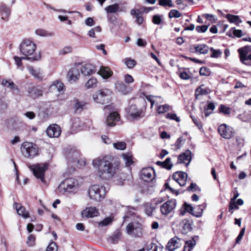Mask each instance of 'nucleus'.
I'll use <instances>...</instances> for the list:
<instances>
[{"mask_svg": "<svg viewBox=\"0 0 251 251\" xmlns=\"http://www.w3.org/2000/svg\"><path fill=\"white\" fill-rule=\"evenodd\" d=\"M92 165L97 170L98 176L104 180L112 178L119 170L118 165L112 163L106 157L94 159Z\"/></svg>", "mask_w": 251, "mask_h": 251, "instance_id": "1", "label": "nucleus"}, {"mask_svg": "<svg viewBox=\"0 0 251 251\" xmlns=\"http://www.w3.org/2000/svg\"><path fill=\"white\" fill-rule=\"evenodd\" d=\"M107 191L104 185L95 184L89 188L88 194L90 199L99 202L104 199Z\"/></svg>", "mask_w": 251, "mask_h": 251, "instance_id": "2", "label": "nucleus"}, {"mask_svg": "<svg viewBox=\"0 0 251 251\" xmlns=\"http://www.w3.org/2000/svg\"><path fill=\"white\" fill-rule=\"evenodd\" d=\"M21 149L22 154L26 158H33L39 154V148L36 144L31 142H24Z\"/></svg>", "mask_w": 251, "mask_h": 251, "instance_id": "3", "label": "nucleus"}, {"mask_svg": "<svg viewBox=\"0 0 251 251\" xmlns=\"http://www.w3.org/2000/svg\"><path fill=\"white\" fill-rule=\"evenodd\" d=\"M80 184L74 178L66 179L62 182L59 186L60 190H63L66 192H74L78 190Z\"/></svg>", "mask_w": 251, "mask_h": 251, "instance_id": "4", "label": "nucleus"}, {"mask_svg": "<svg viewBox=\"0 0 251 251\" xmlns=\"http://www.w3.org/2000/svg\"><path fill=\"white\" fill-rule=\"evenodd\" d=\"M48 164L44 163L30 165L28 167L37 178L44 182L45 173L48 170Z\"/></svg>", "mask_w": 251, "mask_h": 251, "instance_id": "5", "label": "nucleus"}, {"mask_svg": "<svg viewBox=\"0 0 251 251\" xmlns=\"http://www.w3.org/2000/svg\"><path fill=\"white\" fill-rule=\"evenodd\" d=\"M36 49V44L28 39L23 40L20 46V52L25 57L32 55Z\"/></svg>", "mask_w": 251, "mask_h": 251, "instance_id": "6", "label": "nucleus"}, {"mask_svg": "<svg viewBox=\"0 0 251 251\" xmlns=\"http://www.w3.org/2000/svg\"><path fill=\"white\" fill-rule=\"evenodd\" d=\"M111 93L108 89L100 90L93 95V99L96 102L103 104L108 102Z\"/></svg>", "mask_w": 251, "mask_h": 251, "instance_id": "7", "label": "nucleus"}, {"mask_svg": "<svg viewBox=\"0 0 251 251\" xmlns=\"http://www.w3.org/2000/svg\"><path fill=\"white\" fill-rule=\"evenodd\" d=\"M176 201L171 199L167 201L160 206V211L162 215L167 216L173 213L176 206Z\"/></svg>", "mask_w": 251, "mask_h": 251, "instance_id": "8", "label": "nucleus"}, {"mask_svg": "<svg viewBox=\"0 0 251 251\" xmlns=\"http://www.w3.org/2000/svg\"><path fill=\"white\" fill-rule=\"evenodd\" d=\"M218 130L222 137L227 139L232 138L235 133L233 128L225 124L219 126Z\"/></svg>", "mask_w": 251, "mask_h": 251, "instance_id": "9", "label": "nucleus"}, {"mask_svg": "<svg viewBox=\"0 0 251 251\" xmlns=\"http://www.w3.org/2000/svg\"><path fill=\"white\" fill-rule=\"evenodd\" d=\"M80 65H76L71 68L67 73V77L70 81L75 82L80 76Z\"/></svg>", "mask_w": 251, "mask_h": 251, "instance_id": "10", "label": "nucleus"}, {"mask_svg": "<svg viewBox=\"0 0 251 251\" xmlns=\"http://www.w3.org/2000/svg\"><path fill=\"white\" fill-rule=\"evenodd\" d=\"M141 227L137 223H130L126 226L127 233L134 236H139L141 234Z\"/></svg>", "mask_w": 251, "mask_h": 251, "instance_id": "11", "label": "nucleus"}, {"mask_svg": "<svg viewBox=\"0 0 251 251\" xmlns=\"http://www.w3.org/2000/svg\"><path fill=\"white\" fill-rule=\"evenodd\" d=\"M141 177L146 182H151L155 178V172L152 168H144L141 171Z\"/></svg>", "mask_w": 251, "mask_h": 251, "instance_id": "12", "label": "nucleus"}, {"mask_svg": "<svg viewBox=\"0 0 251 251\" xmlns=\"http://www.w3.org/2000/svg\"><path fill=\"white\" fill-rule=\"evenodd\" d=\"M61 132L60 127L56 124L50 126L46 130L47 134L50 138L58 137L60 135Z\"/></svg>", "mask_w": 251, "mask_h": 251, "instance_id": "13", "label": "nucleus"}, {"mask_svg": "<svg viewBox=\"0 0 251 251\" xmlns=\"http://www.w3.org/2000/svg\"><path fill=\"white\" fill-rule=\"evenodd\" d=\"M187 174L183 172H177L175 173L173 175V178L180 186H184L186 185L187 180Z\"/></svg>", "mask_w": 251, "mask_h": 251, "instance_id": "14", "label": "nucleus"}, {"mask_svg": "<svg viewBox=\"0 0 251 251\" xmlns=\"http://www.w3.org/2000/svg\"><path fill=\"white\" fill-rule=\"evenodd\" d=\"M192 159V152L187 150L185 152L182 153L178 156L177 163L185 164L186 166H188Z\"/></svg>", "mask_w": 251, "mask_h": 251, "instance_id": "15", "label": "nucleus"}, {"mask_svg": "<svg viewBox=\"0 0 251 251\" xmlns=\"http://www.w3.org/2000/svg\"><path fill=\"white\" fill-rule=\"evenodd\" d=\"M49 90L52 93H62L64 92V85L59 80H55L50 85Z\"/></svg>", "mask_w": 251, "mask_h": 251, "instance_id": "16", "label": "nucleus"}, {"mask_svg": "<svg viewBox=\"0 0 251 251\" xmlns=\"http://www.w3.org/2000/svg\"><path fill=\"white\" fill-rule=\"evenodd\" d=\"M181 245V240L177 237H175L168 242L166 249L169 251H174L179 248Z\"/></svg>", "mask_w": 251, "mask_h": 251, "instance_id": "17", "label": "nucleus"}, {"mask_svg": "<svg viewBox=\"0 0 251 251\" xmlns=\"http://www.w3.org/2000/svg\"><path fill=\"white\" fill-rule=\"evenodd\" d=\"M211 91L208 87L202 84L198 87L195 90V96L196 99H199L200 97L206 95L210 93Z\"/></svg>", "mask_w": 251, "mask_h": 251, "instance_id": "18", "label": "nucleus"}, {"mask_svg": "<svg viewBox=\"0 0 251 251\" xmlns=\"http://www.w3.org/2000/svg\"><path fill=\"white\" fill-rule=\"evenodd\" d=\"M80 69L81 73L84 76H89L95 72V66L90 64L80 65Z\"/></svg>", "mask_w": 251, "mask_h": 251, "instance_id": "19", "label": "nucleus"}, {"mask_svg": "<svg viewBox=\"0 0 251 251\" xmlns=\"http://www.w3.org/2000/svg\"><path fill=\"white\" fill-rule=\"evenodd\" d=\"M98 214V210L95 207H87L83 210L81 213L82 216L86 218L97 216Z\"/></svg>", "mask_w": 251, "mask_h": 251, "instance_id": "20", "label": "nucleus"}, {"mask_svg": "<svg viewBox=\"0 0 251 251\" xmlns=\"http://www.w3.org/2000/svg\"><path fill=\"white\" fill-rule=\"evenodd\" d=\"M120 116L116 112H111L107 117L106 123L109 126H114L116 125L115 122L119 121Z\"/></svg>", "mask_w": 251, "mask_h": 251, "instance_id": "21", "label": "nucleus"}, {"mask_svg": "<svg viewBox=\"0 0 251 251\" xmlns=\"http://www.w3.org/2000/svg\"><path fill=\"white\" fill-rule=\"evenodd\" d=\"M127 113L132 118H136L140 117L142 111L139 110L135 105H131L127 108Z\"/></svg>", "mask_w": 251, "mask_h": 251, "instance_id": "22", "label": "nucleus"}, {"mask_svg": "<svg viewBox=\"0 0 251 251\" xmlns=\"http://www.w3.org/2000/svg\"><path fill=\"white\" fill-rule=\"evenodd\" d=\"M41 58V54L40 53L38 54H35L32 57H19L18 56H15L14 59L16 62V64L18 68H20L22 66V59H31L32 60H38Z\"/></svg>", "mask_w": 251, "mask_h": 251, "instance_id": "23", "label": "nucleus"}, {"mask_svg": "<svg viewBox=\"0 0 251 251\" xmlns=\"http://www.w3.org/2000/svg\"><path fill=\"white\" fill-rule=\"evenodd\" d=\"M27 69L30 74L34 76L35 78L40 80L43 79L44 75L40 69H35L31 66L28 67Z\"/></svg>", "mask_w": 251, "mask_h": 251, "instance_id": "24", "label": "nucleus"}, {"mask_svg": "<svg viewBox=\"0 0 251 251\" xmlns=\"http://www.w3.org/2000/svg\"><path fill=\"white\" fill-rule=\"evenodd\" d=\"M14 206L17 210V213L22 216L24 218H27L29 217V213L26 211L25 208L21 206V205L18 203L15 202Z\"/></svg>", "mask_w": 251, "mask_h": 251, "instance_id": "25", "label": "nucleus"}, {"mask_svg": "<svg viewBox=\"0 0 251 251\" xmlns=\"http://www.w3.org/2000/svg\"><path fill=\"white\" fill-rule=\"evenodd\" d=\"M238 52L239 53L240 60L243 63H244V62L247 60H251V53L247 56L248 51L246 48L239 49Z\"/></svg>", "mask_w": 251, "mask_h": 251, "instance_id": "26", "label": "nucleus"}, {"mask_svg": "<svg viewBox=\"0 0 251 251\" xmlns=\"http://www.w3.org/2000/svg\"><path fill=\"white\" fill-rule=\"evenodd\" d=\"M98 74L103 78L107 79L111 76L112 72L108 67L102 66L100 67Z\"/></svg>", "mask_w": 251, "mask_h": 251, "instance_id": "27", "label": "nucleus"}, {"mask_svg": "<svg viewBox=\"0 0 251 251\" xmlns=\"http://www.w3.org/2000/svg\"><path fill=\"white\" fill-rule=\"evenodd\" d=\"M29 96L33 98H36L42 95V91L35 86L30 87L28 90Z\"/></svg>", "mask_w": 251, "mask_h": 251, "instance_id": "28", "label": "nucleus"}, {"mask_svg": "<svg viewBox=\"0 0 251 251\" xmlns=\"http://www.w3.org/2000/svg\"><path fill=\"white\" fill-rule=\"evenodd\" d=\"M226 18L230 23H233L236 25L242 23V21L240 19L239 16L234 15L232 14H227L226 15Z\"/></svg>", "mask_w": 251, "mask_h": 251, "instance_id": "29", "label": "nucleus"}, {"mask_svg": "<svg viewBox=\"0 0 251 251\" xmlns=\"http://www.w3.org/2000/svg\"><path fill=\"white\" fill-rule=\"evenodd\" d=\"M206 207V204L203 203L199 205L195 208L194 212L193 213V215L196 217H201L203 213V211Z\"/></svg>", "mask_w": 251, "mask_h": 251, "instance_id": "30", "label": "nucleus"}, {"mask_svg": "<svg viewBox=\"0 0 251 251\" xmlns=\"http://www.w3.org/2000/svg\"><path fill=\"white\" fill-rule=\"evenodd\" d=\"M122 157L126 167H129L133 164V156L130 153H123Z\"/></svg>", "mask_w": 251, "mask_h": 251, "instance_id": "31", "label": "nucleus"}, {"mask_svg": "<svg viewBox=\"0 0 251 251\" xmlns=\"http://www.w3.org/2000/svg\"><path fill=\"white\" fill-rule=\"evenodd\" d=\"M146 99L149 101L151 103V108H152L155 103L157 104L158 102H162L163 99L161 97L154 96H146Z\"/></svg>", "mask_w": 251, "mask_h": 251, "instance_id": "32", "label": "nucleus"}, {"mask_svg": "<svg viewBox=\"0 0 251 251\" xmlns=\"http://www.w3.org/2000/svg\"><path fill=\"white\" fill-rule=\"evenodd\" d=\"M0 11L2 15L1 18L3 20L6 19L10 13V9L4 4H1L0 5Z\"/></svg>", "mask_w": 251, "mask_h": 251, "instance_id": "33", "label": "nucleus"}, {"mask_svg": "<svg viewBox=\"0 0 251 251\" xmlns=\"http://www.w3.org/2000/svg\"><path fill=\"white\" fill-rule=\"evenodd\" d=\"M195 51L201 54H206L209 50L208 47L205 44H201L195 47Z\"/></svg>", "mask_w": 251, "mask_h": 251, "instance_id": "34", "label": "nucleus"}, {"mask_svg": "<svg viewBox=\"0 0 251 251\" xmlns=\"http://www.w3.org/2000/svg\"><path fill=\"white\" fill-rule=\"evenodd\" d=\"M156 164L168 170L171 169L173 167V164L169 157L166 158L164 162L157 161Z\"/></svg>", "mask_w": 251, "mask_h": 251, "instance_id": "35", "label": "nucleus"}, {"mask_svg": "<svg viewBox=\"0 0 251 251\" xmlns=\"http://www.w3.org/2000/svg\"><path fill=\"white\" fill-rule=\"evenodd\" d=\"M119 4L118 3H114L104 8L105 12L109 13H114L117 12L119 9Z\"/></svg>", "mask_w": 251, "mask_h": 251, "instance_id": "36", "label": "nucleus"}, {"mask_svg": "<svg viewBox=\"0 0 251 251\" xmlns=\"http://www.w3.org/2000/svg\"><path fill=\"white\" fill-rule=\"evenodd\" d=\"M196 245V241L194 238L185 242L183 251H191Z\"/></svg>", "mask_w": 251, "mask_h": 251, "instance_id": "37", "label": "nucleus"}, {"mask_svg": "<svg viewBox=\"0 0 251 251\" xmlns=\"http://www.w3.org/2000/svg\"><path fill=\"white\" fill-rule=\"evenodd\" d=\"M227 35L230 37L234 36L241 37L242 36V31L239 29H236L235 28H231L227 33Z\"/></svg>", "mask_w": 251, "mask_h": 251, "instance_id": "38", "label": "nucleus"}, {"mask_svg": "<svg viewBox=\"0 0 251 251\" xmlns=\"http://www.w3.org/2000/svg\"><path fill=\"white\" fill-rule=\"evenodd\" d=\"M35 33L36 35L42 37L53 36L54 34L53 32H49L42 29H37L35 31Z\"/></svg>", "mask_w": 251, "mask_h": 251, "instance_id": "39", "label": "nucleus"}, {"mask_svg": "<svg viewBox=\"0 0 251 251\" xmlns=\"http://www.w3.org/2000/svg\"><path fill=\"white\" fill-rule=\"evenodd\" d=\"M97 84V80L95 77H91L85 84L86 89L96 87Z\"/></svg>", "mask_w": 251, "mask_h": 251, "instance_id": "40", "label": "nucleus"}, {"mask_svg": "<svg viewBox=\"0 0 251 251\" xmlns=\"http://www.w3.org/2000/svg\"><path fill=\"white\" fill-rule=\"evenodd\" d=\"M155 207L151 205L150 203H146L144 205V211L148 216H151L152 215Z\"/></svg>", "mask_w": 251, "mask_h": 251, "instance_id": "41", "label": "nucleus"}, {"mask_svg": "<svg viewBox=\"0 0 251 251\" xmlns=\"http://www.w3.org/2000/svg\"><path fill=\"white\" fill-rule=\"evenodd\" d=\"M124 63L129 69L133 68L136 64L135 60L129 58H126L124 60Z\"/></svg>", "mask_w": 251, "mask_h": 251, "instance_id": "42", "label": "nucleus"}, {"mask_svg": "<svg viewBox=\"0 0 251 251\" xmlns=\"http://www.w3.org/2000/svg\"><path fill=\"white\" fill-rule=\"evenodd\" d=\"M215 104L213 102H209L206 107L204 108V115L205 117H208L210 114H211V111L215 109Z\"/></svg>", "mask_w": 251, "mask_h": 251, "instance_id": "43", "label": "nucleus"}, {"mask_svg": "<svg viewBox=\"0 0 251 251\" xmlns=\"http://www.w3.org/2000/svg\"><path fill=\"white\" fill-rule=\"evenodd\" d=\"M163 247L162 246H158L153 243H151L148 248L146 249V251H162Z\"/></svg>", "mask_w": 251, "mask_h": 251, "instance_id": "44", "label": "nucleus"}, {"mask_svg": "<svg viewBox=\"0 0 251 251\" xmlns=\"http://www.w3.org/2000/svg\"><path fill=\"white\" fill-rule=\"evenodd\" d=\"M113 147L117 150L123 151L126 149V143L124 142H118L113 144Z\"/></svg>", "mask_w": 251, "mask_h": 251, "instance_id": "45", "label": "nucleus"}, {"mask_svg": "<svg viewBox=\"0 0 251 251\" xmlns=\"http://www.w3.org/2000/svg\"><path fill=\"white\" fill-rule=\"evenodd\" d=\"M169 108L170 106L168 104L159 105L157 108V112L159 114L164 113L169 111Z\"/></svg>", "mask_w": 251, "mask_h": 251, "instance_id": "46", "label": "nucleus"}, {"mask_svg": "<svg viewBox=\"0 0 251 251\" xmlns=\"http://www.w3.org/2000/svg\"><path fill=\"white\" fill-rule=\"evenodd\" d=\"M2 85L8 87L11 89H17V86L15 85L13 81H11L10 80H3L2 81Z\"/></svg>", "mask_w": 251, "mask_h": 251, "instance_id": "47", "label": "nucleus"}, {"mask_svg": "<svg viewBox=\"0 0 251 251\" xmlns=\"http://www.w3.org/2000/svg\"><path fill=\"white\" fill-rule=\"evenodd\" d=\"M72 50L73 49L71 46H66L60 50L58 51V53L59 55H64L71 53L72 51Z\"/></svg>", "mask_w": 251, "mask_h": 251, "instance_id": "48", "label": "nucleus"}, {"mask_svg": "<svg viewBox=\"0 0 251 251\" xmlns=\"http://www.w3.org/2000/svg\"><path fill=\"white\" fill-rule=\"evenodd\" d=\"M74 108L76 111L82 110L85 103L83 101H80L78 100H75Z\"/></svg>", "mask_w": 251, "mask_h": 251, "instance_id": "49", "label": "nucleus"}, {"mask_svg": "<svg viewBox=\"0 0 251 251\" xmlns=\"http://www.w3.org/2000/svg\"><path fill=\"white\" fill-rule=\"evenodd\" d=\"M113 218L110 217L105 218L103 220L99 223V225L100 226H108L112 223Z\"/></svg>", "mask_w": 251, "mask_h": 251, "instance_id": "50", "label": "nucleus"}, {"mask_svg": "<svg viewBox=\"0 0 251 251\" xmlns=\"http://www.w3.org/2000/svg\"><path fill=\"white\" fill-rule=\"evenodd\" d=\"M181 13L176 9L171 10L169 13V17L170 18H179L181 17Z\"/></svg>", "mask_w": 251, "mask_h": 251, "instance_id": "51", "label": "nucleus"}, {"mask_svg": "<svg viewBox=\"0 0 251 251\" xmlns=\"http://www.w3.org/2000/svg\"><path fill=\"white\" fill-rule=\"evenodd\" d=\"M159 4L161 6H168L170 7L174 6L172 0H159Z\"/></svg>", "mask_w": 251, "mask_h": 251, "instance_id": "52", "label": "nucleus"}, {"mask_svg": "<svg viewBox=\"0 0 251 251\" xmlns=\"http://www.w3.org/2000/svg\"><path fill=\"white\" fill-rule=\"evenodd\" d=\"M26 244L29 247L34 246L35 244V237L32 234L29 235L27 237Z\"/></svg>", "mask_w": 251, "mask_h": 251, "instance_id": "53", "label": "nucleus"}, {"mask_svg": "<svg viewBox=\"0 0 251 251\" xmlns=\"http://www.w3.org/2000/svg\"><path fill=\"white\" fill-rule=\"evenodd\" d=\"M120 237L121 233L117 232L111 236L109 240L112 243H116L120 240Z\"/></svg>", "mask_w": 251, "mask_h": 251, "instance_id": "54", "label": "nucleus"}, {"mask_svg": "<svg viewBox=\"0 0 251 251\" xmlns=\"http://www.w3.org/2000/svg\"><path fill=\"white\" fill-rule=\"evenodd\" d=\"M183 207L186 212H187L193 215V213L194 212V208L191 205L189 204L187 202H185L183 205Z\"/></svg>", "mask_w": 251, "mask_h": 251, "instance_id": "55", "label": "nucleus"}, {"mask_svg": "<svg viewBox=\"0 0 251 251\" xmlns=\"http://www.w3.org/2000/svg\"><path fill=\"white\" fill-rule=\"evenodd\" d=\"M200 74L201 75L208 76L210 74V71L206 67H202L200 70Z\"/></svg>", "mask_w": 251, "mask_h": 251, "instance_id": "56", "label": "nucleus"}, {"mask_svg": "<svg viewBox=\"0 0 251 251\" xmlns=\"http://www.w3.org/2000/svg\"><path fill=\"white\" fill-rule=\"evenodd\" d=\"M180 224L181 226H183L184 229L186 231L190 230L191 228L190 224L186 220H184L183 221H181Z\"/></svg>", "mask_w": 251, "mask_h": 251, "instance_id": "57", "label": "nucleus"}, {"mask_svg": "<svg viewBox=\"0 0 251 251\" xmlns=\"http://www.w3.org/2000/svg\"><path fill=\"white\" fill-rule=\"evenodd\" d=\"M162 22V16L159 15H155L152 18V23L155 25H160Z\"/></svg>", "mask_w": 251, "mask_h": 251, "instance_id": "58", "label": "nucleus"}, {"mask_svg": "<svg viewBox=\"0 0 251 251\" xmlns=\"http://www.w3.org/2000/svg\"><path fill=\"white\" fill-rule=\"evenodd\" d=\"M219 111L224 114H229L230 113V109L224 105H221L219 108Z\"/></svg>", "mask_w": 251, "mask_h": 251, "instance_id": "59", "label": "nucleus"}, {"mask_svg": "<svg viewBox=\"0 0 251 251\" xmlns=\"http://www.w3.org/2000/svg\"><path fill=\"white\" fill-rule=\"evenodd\" d=\"M57 246L56 243L52 242L47 247L46 251H57Z\"/></svg>", "mask_w": 251, "mask_h": 251, "instance_id": "60", "label": "nucleus"}, {"mask_svg": "<svg viewBox=\"0 0 251 251\" xmlns=\"http://www.w3.org/2000/svg\"><path fill=\"white\" fill-rule=\"evenodd\" d=\"M208 25H202L201 26H197L196 27V30L199 33H204L206 32L208 29Z\"/></svg>", "mask_w": 251, "mask_h": 251, "instance_id": "61", "label": "nucleus"}, {"mask_svg": "<svg viewBox=\"0 0 251 251\" xmlns=\"http://www.w3.org/2000/svg\"><path fill=\"white\" fill-rule=\"evenodd\" d=\"M245 231V228L244 227L241 229L240 233L239 234L238 236L237 237V238L236 239V243L237 244L240 243L241 240L242 239L243 236L244 235Z\"/></svg>", "mask_w": 251, "mask_h": 251, "instance_id": "62", "label": "nucleus"}, {"mask_svg": "<svg viewBox=\"0 0 251 251\" xmlns=\"http://www.w3.org/2000/svg\"><path fill=\"white\" fill-rule=\"evenodd\" d=\"M166 118L169 119L171 120H174L176 122L179 121V119L178 118L176 114L174 113H168L166 116Z\"/></svg>", "mask_w": 251, "mask_h": 251, "instance_id": "63", "label": "nucleus"}, {"mask_svg": "<svg viewBox=\"0 0 251 251\" xmlns=\"http://www.w3.org/2000/svg\"><path fill=\"white\" fill-rule=\"evenodd\" d=\"M211 50L212 51L213 53L211 55V57L217 58L222 53V52L220 50H215L213 48H211Z\"/></svg>", "mask_w": 251, "mask_h": 251, "instance_id": "64", "label": "nucleus"}]
</instances>
